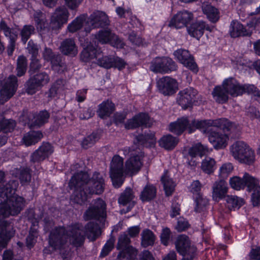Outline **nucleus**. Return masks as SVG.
Segmentation results:
<instances>
[{"label": "nucleus", "instance_id": "f257e3e1", "mask_svg": "<svg viewBox=\"0 0 260 260\" xmlns=\"http://www.w3.org/2000/svg\"><path fill=\"white\" fill-rule=\"evenodd\" d=\"M101 231L96 223L88 222L84 228L79 223L69 226L67 229L64 227H57L50 234L49 243L54 249H60L69 241L76 247L83 245L86 235L88 239L94 241L100 235Z\"/></svg>", "mask_w": 260, "mask_h": 260}, {"label": "nucleus", "instance_id": "f03ea898", "mask_svg": "<svg viewBox=\"0 0 260 260\" xmlns=\"http://www.w3.org/2000/svg\"><path fill=\"white\" fill-rule=\"evenodd\" d=\"M209 124L221 126L223 128L231 126L233 131L235 128V127H232L225 120H199L190 117L183 116L178 118L175 122L170 123L169 130L176 135H180L185 131L191 134L197 129L204 128Z\"/></svg>", "mask_w": 260, "mask_h": 260}, {"label": "nucleus", "instance_id": "7ed1b4c3", "mask_svg": "<svg viewBox=\"0 0 260 260\" xmlns=\"http://www.w3.org/2000/svg\"><path fill=\"white\" fill-rule=\"evenodd\" d=\"M230 152L233 157L241 164L252 165L255 160L253 149L243 141H237L230 146Z\"/></svg>", "mask_w": 260, "mask_h": 260}, {"label": "nucleus", "instance_id": "20e7f679", "mask_svg": "<svg viewBox=\"0 0 260 260\" xmlns=\"http://www.w3.org/2000/svg\"><path fill=\"white\" fill-rule=\"evenodd\" d=\"M218 120H225L232 125V127H235L234 130L231 129V126L223 128L221 126H215L213 124L208 125V126H213L219 127L222 129L225 134L219 132H212L209 136V140L213 144L216 149L223 148L226 147L228 144L229 136L231 138H236L239 136L240 132L239 126L229 121L226 119H218Z\"/></svg>", "mask_w": 260, "mask_h": 260}, {"label": "nucleus", "instance_id": "39448f33", "mask_svg": "<svg viewBox=\"0 0 260 260\" xmlns=\"http://www.w3.org/2000/svg\"><path fill=\"white\" fill-rule=\"evenodd\" d=\"M88 178V174L85 172H81L75 174L71 179L69 186L71 189H74L72 200L77 204L82 205L87 199V188L84 186L86 180Z\"/></svg>", "mask_w": 260, "mask_h": 260}, {"label": "nucleus", "instance_id": "423d86ee", "mask_svg": "<svg viewBox=\"0 0 260 260\" xmlns=\"http://www.w3.org/2000/svg\"><path fill=\"white\" fill-rule=\"evenodd\" d=\"M131 240L126 232L120 234L118 239L116 248L121 250L117 255L118 260H135L137 255V250L130 246Z\"/></svg>", "mask_w": 260, "mask_h": 260}, {"label": "nucleus", "instance_id": "0eeeda50", "mask_svg": "<svg viewBox=\"0 0 260 260\" xmlns=\"http://www.w3.org/2000/svg\"><path fill=\"white\" fill-rule=\"evenodd\" d=\"M24 206L23 198L13 195L6 204L0 205V220L10 215L15 216L18 214Z\"/></svg>", "mask_w": 260, "mask_h": 260}, {"label": "nucleus", "instance_id": "6e6552de", "mask_svg": "<svg viewBox=\"0 0 260 260\" xmlns=\"http://www.w3.org/2000/svg\"><path fill=\"white\" fill-rule=\"evenodd\" d=\"M124 172L123 158L118 155H115L112 159L110 170V177L115 187L118 188L122 184Z\"/></svg>", "mask_w": 260, "mask_h": 260}, {"label": "nucleus", "instance_id": "1a4fd4ad", "mask_svg": "<svg viewBox=\"0 0 260 260\" xmlns=\"http://www.w3.org/2000/svg\"><path fill=\"white\" fill-rule=\"evenodd\" d=\"M106 205L101 199L98 198L91 203L88 209L85 212L83 217L85 220L92 219L104 218L106 215Z\"/></svg>", "mask_w": 260, "mask_h": 260}, {"label": "nucleus", "instance_id": "9d476101", "mask_svg": "<svg viewBox=\"0 0 260 260\" xmlns=\"http://www.w3.org/2000/svg\"><path fill=\"white\" fill-rule=\"evenodd\" d=\"M0 89V104H3L15 93L17 87V79L14 75H11L1 83Z\"/></svg>", "mask_w": 260, "mask_h": 260}, {"label": "nucleus", "instance_id": "9b49d317", "mask_svg": "<svg viewBox=\"0 0 260 260\" xmlns=\"http://www.w3.org/2000/svg\"><path fill=\"white\" fill-rule=\"evenodd\" d=\"M175 247L181 255L192 259L196 254V248L191 245L190 241L185 235H179L175 242Z\"/></svg>", "mask_w": 260, "mask_h": 260}, {"label": "nucleus", "instance_id": "f8f14e48", "mask_svg": "<svg viewBox=\"0 0 260 260\" xmlns=\"http://www.w3.org/2000/svg\"><path fill=\"white\" fill-rule=\"evenodd\" d=\"M243 179L247 190L249 191H253L251 196V201L253 206H258L260 201V184L258 179L248 173H244Z\"/></svg>", "mask_w": 260, "mask_h": 260}, {"label": "nucleus", "instance_id": "ddd939ff", "mask_svg": "<svg viewBox=\"0 0 260 260\" xmlns=\"http://www.w3.org/2000/svg\"><path fill=\"white\" fill-rule=\"evenodd\" d=\"M176 63L169 57L156 58L151 62L150 70L155 73H167L177 70Z\"/></svg>", "mask_w": 260, "mask_h": 260}, {"label": "nucleus", "instance_id": "4468645a", "mask_svg": "<svg viewBox=\"0 0 260 260\" xmlns=\"http://www.w3.org/2000/svg\"><path fill=\"white\" fill-rule=\"evenodd\" d=\"M86 24L90 26H85L84 30L86 33L90 32L92 28L103 27L109 24L108 16L104 12L95 11L91 14Z\"/></svg>", "mask_w": 260, "mask_h": 260}, {"label": "nucleus", "instance_id": "2eb2a0df", "mask_svg": "<svg viewBox=\"0 0 260 260\" xmlns=\"http://www.w3.org/2000/svg\"><path fill=\"white\" fill-rule=\"evenodd\" d=\"M198 91L192 87H188L180 90L176 99L177 104L185 110L192 106Z\"/></svg>", "mask_w": 260, "mask_h": 260}, {"label": "nucleus", "instance_id": "dca6fc26", "mask_svg": "<svg viewBox=\"0 0 260 260\" xmlns=\"http://www.w3.org/2000/svg\"><path fill=\"white\" fill-rule=\"evenodd\" d=\"M49 80V76L45 72L35 75L27 82L26 92L29 94L35 93L39 88L47 84Z\"/></svg>", "mask_w": 260, "mask_h": 260}, {"label": "nucleus", "instance_id": "f3484780", "mask_svg": "<svg viewBox=\"0 0 260 260\" xmlns=\"http://www.w3.org/2000/svg\"><path fill=\"white\" fill-rule=\"evenodd\" d=\"M128 152H131V156L125 162V172L131 176L137 174L143 165V155L140 152H131L128 148Z\"/></svg>", "mask_w": 260, "mask_h": 260}, {"label": "nucleus", "instance_id": "a211bd4d", "mask_svg": "<svg viewBox=\"0 0 260 260\" xmlns=\"http://www.w3.org/2000/svg\"><path fill=\"white\" fill-rule=\"evenodd\" d=\"M175 58L185 67L194 73L198 71L193 57L187 50L179 49L174 52Z\"/></svg>", "mask_w": 260, "mask_h": 260}, {"label": "nucleus", "instance_id": "6ab92c4d", "mask_svg": "<svg viewBox=\"0 0 260 260\" xmlns=\"http://www.w3.org/2000/svg\"><path fill=\"white\" fill-rule=\"evenodd\" d=\"M193 18V15L187 11L179 12L170 20L168 26L170 27L181 28L186 26Z\"/></svg>", "mask_w": 260, "mask_h": 260}, {"label": "nucleus", "instance_id": "aec40b11", "mask_svg": "<svg viewBox=\"0 0 260 260\" xmlns=\"http://www.w3.org/2000/svg\"><path fill=\"white\" fill-rule=\"evenodd\" d=\"M69 15V12L64 7L56 8L51 17L50 27L52 29L60 28L62 25L67 22Z\"/></svg>", "mask_w": 260, "mask_h": 260}, {"label": "nucleus", "instance_id": "412c9836", "mask_svg": "<svg viewBox=\"0 0 260 260\" xmlns=\"http://www.w3.org/2000/svg\"><path fill=\"white\" fill-rule=\"evenodd\" d=\"M159 91L165 95L174 94L178 88L177 81L169 77H165L159 79L157 82Z\"/></svg>", "mask_w": 260, "mask_h": 260}, {"label": "nucleus", "instance_id": "4be33fe9", "mask_svg": "<svg viewBox=\"0 0 260 260\" xmlns=\"http://www.w3.org/2000/svg\"><path fill=\"white\" fill-rule=\"evenodd\" d=\"M89 178V177L88 178ZM84 186L89 194H100L104 191V180L99 173H95L91 180L87 179Z\"/></svg>", "mask_w": 260, "mask_h": 260}, {"label": "nucleus", "instance_id": "5701e85b", "mask_svg": "<svg viewBox=\"0 0 260 260\" xmlns=\"http://www.w3.org/2000/svg\"><path fill=\"white\" fill-rule=\"evenodd\" d=\"M152 124L153 120L148 114L140 113L129 119L125 124V127L126 129H133L143 125L146 127H150Z\"/></svg>", "mask_w": 260, "mask_h": 260}, {"label": "nucleus", "instance_id": "b1692460", "mask_svg": "<svg viewBox=\"0 0 260 260\" xmlns=\"http://www.w3.org/2000/svg\"><path fill=\"white\" fill-rule=\"evenodd\" d=\"M222 86L225 88L228 94L234 97L242 95L245 91V86L233 78L224 80Z\"/></svg>", "mask_w": 260, "mask_h": 260}, {"label": "nucleus", "instance_id": "393cba45", "mask_svg": "<svg viewBox=\"0 0 260 260\" xmlns=\"http://www.w3.org/2000/svg\"><path fill=\"white\" fill-rule=\"evenodd\" d=\"M53 152V148L50 144L43 143L41 146L32 153L30 160L34 162H39L44 160Z\"/></svg>", "mask_w": 260, "mask_h": 260}, {"label": "nucleus", "instance_id": "a878e982", "mask_svg": "<svg viewBox=\"0 0 260 260\" xmlns=\"http://www.w3.org/2000/svg\"><path fill=\"white\" fill-rule=\"evenodd\" d=\"M18 183L15 180H10L3 187H0V205H3L15 194Z\"/></svg>", "mask_w": 260, "mask_h": 260}, {"label": "nucleus", "instance_id": "bb28decb", "mask_svg": "<svg viewBox=\"0 0 260 260\" xmlns=\"http://www.w3.org/2000/svg\"><path fill=\"white\" fill-rule=\"evenodd\" d=\"M212 189L213 199L219 201L225 197L229 188L226 181L224 179H220L213 183Z\"/></svg>", "mask_w": 260, "mask_h": 260}, {"label": "nucleus", "instance_id": "cd10ccee", "mask_svg": "<svg viewBox=\"0 0 260 260\" xmlns=\"http://www.w3.org/2000/svg\"><path fill=\"white\" fill-rule=\"evenodd\" d=\"M230 35L233 38L240 36H248L251 35L252 30L246 29L243 25L237 21H233L230 25Z\"/></svg>", "mask_w": 260, "mask_h": 260}, {"label": "nucleus", "instance_id": "c85d7f7f", "mask_svg": "<svg viewBox=\"0 0 260 260\" xmlns=\"http://www.w3.org/2000/svg\"><path fill=\"white\" fill-rule=\"evenodd\" d=\"M60 51L64 55L75 56L78 53L77 46L74 39L68 38L63 40L60 46Z\"/></svg>", "mask_w": 260, "mask_h": 260}, {"label": "nucleus", "instance_id": "c756f323", "mask_svg": "<svg viewBox=\"0 0 260 260\" xmlns=\"http://www.w3.org/2000/svg\"><path fill=\"white\" fill-rule=\"evenodd\" d=\"M42 138L40 131H30L23 135L21 142L26 146H29L37 143Z\"/></svg>", "mask_w": 260, "mask_h": 260}, {"label": "nucleus", "instance_id": "7c9ffc66", "mask_svg": "<svg viewBox=\"0 0 260 260\" xmlns=\"http://www.w3.org/2000/svg\"><path fill=\"white\" fill-rule=\"evenodd\" d=\"M205 28V24L203 21H197L188 27V34L194 38L199 39L203 34Z\"/></svg>", "mask_w": 260, "mask_h": 260}, {"label": "nucleus", "instance_id": "2f4dec72", "mask_svg": "<svg viewBox=\"0 0 260 260\" xmlns=\"http://www.w3.org/2000/svg\"><path fill=\"white\" fill-rule=\"evenodd\" d=\"M87 14H82L77 17L67 27L68 31L71 33H74L81 29L85 23H86Z\"/></svg>", "mask_w": 260, "mask_h": 260}, {"label": "nucleus", "instance_id": "473e14b6", "mask_svg": "<svg viewBox=\"0 0 260 260\" xmlns=\"http://www.w3.org/2000/svg\"><path fill=\"white\" fill-rule=\"evenodd\" d=\"M114 104L110 101L107 100L99 105L97 113L101 118H104L109 116L114 111Z\"/></svg>", "mask_w": 260, "mask_h": 260}, {"label": "nucleus", "instance_id": "72a5a7b5", "mask_svg": "<svg viewBox=\"0 0 260 260\" xmlns=\"http://www.w3.org/2000/svg\"><path fill=\"white\" fill-rule=\"evenodd\" d=\"M213 98L218 103H225L229 99L228 93L222 85L216 86L212 92Z\"/></svg>", "mask_w": 260, "mask_h": 260}, {"label": "nucleus", "instance_id": "f704fd0d", "mask_svg": "<svg viewBox=\"0 0 260 260\" xmlns=\"http://www.w3.org/2000/svg\"><path fill=\"white\" fill-rule=\"evenodd\" d=\"M160 147L167 150L173 149L178 143L177 138L173 137L171 135L164 136L158 141Z\"/></svg>", "mask_w": 260, "mask_h": 260}, {"label": "nucleus", "instance_id": "c9c22d12", "mask_svg": "<svg viewBox=\"0 0 260 260\" xmlns=\"http://www.w3.org/2000/svg\"><path fill=\"white\" fill-rule=\"evenodd\" d=\"M15 234L13 225L10 222L4 220L0 222V235L11 239Z\"/></svg>", "mask_w": 260, "mask_h": 260}, {"label": "nucleus", "instance_id": "e433bc0d", "mask_svg": "<svg viewBox=\"0 0 260 260\" xmlns=\"http://www.w3.org/2000/svg\"><path fill=\"white\" fill-rule=\"evenodd\" d=\"M202 10L208 19L213 22H216L219 19V12L218 10L211 5L204 4Z\"/></svg>", "mask_w": 260, "mask_h": 260}, {"label": "nucleus", "instance_id": "4c0bfd02", "mask_svg": "<svg viewBox=\"0 0 260 260\" xmlns=\"http://www.w3.org/2000/svg\"><path fill=\"white\" fill-rule=\"evenodd\" d=\"M98 50L92 45H88L84 48L81 54V59L85 62L90 61L97 57Z\"/></svg>", "mask_w": 260, "mask_h": 260}, {"label": "nucleus", "instance_id": "58836bf2", "mask_svg": "<svg viewBox=\"0 0 260 260\" xmlns=\"http://www.w3.org/2000/svg\"><path fill=\"white\" fill-rule=\"evenodd\" d=\"M156 189L152 185H147L141 192L140 199L142 201H149L153 199L156 196Z\"/></svg>", "mask_w": 260, "mask_h": 260}, {"label": "nucleus", "instance_id": "ea45409f", "mask_svg": "<svg viewBox=\"0 0 260 260\" xmlns=\"http://www.w3.org/2000/svg\"><path fill=\"white\" fill-rule=\"evenodd\" d=\"M226 201V206L231 210L238 209L244 204L242 198L233 196H228Z\"/></svg>", "mask_w": 260, "mask_h": 260}, {"label": "nucleus", "instance_id": "a19ab883", "mask_svg": "<svg viewBox=\"0 0 260 260\" xmlns=\"http://www.w3.org/2000/svg\"><path fill=\"white\" fill-rule=\"evenodd\" d=\"M141 244L146 247L152 245L155 241V236L153 232L148 229H145L141 233Z\"/></svg>", "mask_w": 260, "mask_h": 260}, {"label": "nucleus", "instance_id": "79ce46f5", "mask_svg": "<svg viewBox=\"0 0 260 260\" xmlns=\"http://www.w3.org/2000/svg\"><path fill=\"white\" fill-rule=\"evenodd\" d=\"M207 152V149L201 143L193 145L188 149V156L191 158H195L197 155L202 157Z\"/></svg>", "mask_w": 260, "mask_h": 260}, {"label": "nucleus", "instance_id": "37998d69", "mask_svg": "<svg viewBox=\"0 0 260 260\" xmlns=\"http://www.w3.org/2000/svg\"><path fill=\"white\" fill-rule=\"evenodd\" d=\"M215 165L216 161L213 158L206 157L202 162L201 169L205 173L210 174L214 172Z\"/></svg>", "mask_w": 260, "mask_h": 260}, {"label": "nucleus", "instance_id": "c03bdc74", "mask_svg": "<svg viewBox=\"0 0 260 260\" xmlns=\"http://www.w3.org/2000/svg\"><path fill=\"white\" fill-rule=\"evenodd\" d=\"M114 34L109 30H101L95 35V39L101 44L109 43Z\"/></svg>", "mask_w": 260, "mask_h": 260}, {"label": "nucleus", "instance_id": "a18cd8bd", "mask_svg": "<svg viewBox=\"0 0 260 260\" xmlns=\"http://www.w3.org/2000/svg\"><path fill=\"white\" fill-rule=\"evenodd\" d=\"M137 141L141 144H147L149 146L154 145L156 143L154 133H150L145 135H140L137 137Z\"/></svg>", "mask_w": 260, "mask_h": 260}, {"label": "nucleus", "instance_id": "49530a36", "mask_svg": "<svg viewBox=\"0 0 260 260\" xmlns=\"http://www.w3.org/2000/svg\"><path fill=\"white\" fill-rule=\"evenodd\" d=\"M34 17L38 28L43 29L47 27V19L44 13L40 11H36L34 14Z\"/></svg>", "mask_w": 260, "mask_h": 260}, {"label": "nucleus", "instance_id": "de8ad7c7", "mask_svg": "<svg viewBox=\"0 0 260 260\" xmlns=\"http://www.w3.org/2000/svg\"><path fill=\"white\" fill-rule=\"evenodd\" d=\"M27 59L26 57L23 55L19 56L17 61V75L21 77L24 75L27 69Z\"/></svg>", "mask_w": 260, "mask_h": 260}, {"label": "nucleus", "instance_id": "09e8293b", "mask_svg": "<svg viewBox=\"0 0 260 260\" xmlns=\"http://www.w3.org/2000/svg\"><path fill=\"white\" fill-rule=\"evenodd\" d=\"M16 173V176L19 177L20 182L22 184H27L30 181L31 175L29 169H17Z\"/></svg>", "mask_w": 260, "mask_h": 260}, {"label": "nucleus", "instance_id": "8fccbe9b", "mask_svg": "<svg viewBox=\"0 0 260 260\" xmlns=\"http://www.w3.org/2000/svg\"><path fill=\"white\" fill-rule=\"evenodd\" d=\"M161 182L164 185V188L167 196L172 194L175 188V183L168 176L164 175L161 177Z\"/></svg>", "mask_w": 260, "mask_h": 260}, {"label": "nucleus", "instance_id": "3c124183", "mask_svg": "<svg viewBox=\"0 0 260 260\" xmlns=\"http://www.w3.org/2000/svg\"><path fill=\"white\" fill-rule=\"evenodd\" d=\"M229 183L232 188L237 190L243 189L245 187L243 177L240 178L237 176H234L230 179Z\"/></svg>", "mask_w": 260, "mask_h": 260}, {"label": "nucleus", "instance_id": "603ef678", "mask_svg": "<svg viewBox=\"0 0 260 260\" xmlns=\"http://www.w3.org/2000/svg\"><path fill=\"white\" fill-rule=\"evenodd\" d=\"M35 27L31 25H24L21 30L20 36L22 41L25 44L31 35L35 32Z\"/></svg>", "mask_w": 260, "mask_h": 260}, {"label": "nucleus", "instance_id": "864d4df0", "mask_svg": "<svg viewBox=\"0 0 260 260\" xmlns=\"http://www.w3.org/2000/svg\"><path fill=\"white\" fill-rule=\"evenodd\" d=\"M134 198V195L133 194V190L129 188H127L121 194L118 199V202L120 204L125 205L132 201Z\"/></svg>", "mask_w": 260, "mask_h": 260}, {"label": "nucleus", "instance_id": "5fc2aeb1", "mask_svg": "<svg viewBox=\"0 0 260 260\" xmlns=\"http://www.w3.org/2000/svg\"><path fill=\"white\" fill-rule=\"evenodd\" d=\"M234 170V166L231 162H226L221 165L219 170V176L223 178H226Z\"/></svg>", "mask_w": 260, "mask_h": 260}, {"label": "nucleus", "instance_id": "6e6d98bb", "mask_svg": "<svg viewBox=\"0 0 260 260\" xmlns=\"http://www.w3.org/2000/svg\"><path fill=\"white\" fill-rule=\"evenodd\" d=\"M15 126V122L11 119H3L0 120V132L7 133L12 131Z\"/></svg>", "mask_w": 260, "mask_h": 260}, {"label": "nucleus", "instance_id": "4d7b16f0", "mask_svg": "<svg viewBox=\"0 0 260 260\" xmlns=\"http://www.w3.org/2000/svg\"><path fill=\"white\" fill-rule=\"evenodd\" d=\"M99 139V135L96 133H93L85 138L82 142V146L84 148L87 149L94 144Z\"/></svg>", "mask_w": 260, "mask_h": 260}, {"label": "nucleus", "instance_id": "13d9d810", "mask_svg": "<svg viewBox=\"0 0 260 260\" xmlns=\"http://www.w3.org/2000/svg\"><path fill=\"white\" fill-rule=\"evenodd\" d=\"M50 61L52 64V68L54 71L57 72L63 71L65 66L64 63L61 61L60 56L56 55Z\"/></svg>", "mask_w": 260, "mask_h": 260}, {"label": "nucleus", "instance_id": "bf43d9fd", "mask_svg": "<svg viewBox=\"0 0 260 260\" xmlns=\"http://www.w3.org/2000/svg\"><path fill=\"white\" fill-rule=\"evenodd\" d=\"M49 117V114L46 111L40 112L35 118V123L37 125H41L48 121Z\"/></svg>", "mask_w": 260, "mask_h": 260}, {"label": "nucleus", "instance_id": "052dcab7", "mask_svg": "<svg viewBox=\"0 0 260 260\" xmlns=\"http://www.w3.org/2000/svg\"><path fill=\"white\" fill-rule=\"evenodd\" d=\"M114 61V57L106 56L99 58L97 63L101 67L109 69L113 67Z\"/></svg>", "mask_w": 260, "mask_h": 260}, {"label": "nucleus", "instance_id": "680f3d73", "mask_svg": "<svg viewBox=\"0 0 260 260\" xmlns=\"http://www.w3.org/2000/svg\"><path fill=\"white\" fill-rule=\"evenodd\" d=\"M115 243V239L114 237H111L105 244L104 247H103L101 253V256L102 257L106 256L108 254V253L112 250V249L114 247V245Z\"/></svg>", "mask_w": 260, "mask_h": 260}, {"label": "nucleus", "instance_id": "e2e57ef3", "mask_svg": "<svg viewBox=\"0 0 260 260\" xmlns=\"http://www.w3.org/2000/svg\"><path fill=\"white\" fill-rule=\"evenodd\" d=\"M171 237V232L168 228H164L162 229L160 234V240L161 243L167 246L170 241Z\"/></svg>", "mask_w": 260, "mask_h": 260}, {"label": "nucleus", "instance_id": "0e129e2a", "mask_svg": "<svg viewBox=\"0 0 260 260\" xmlns=\"http://www.w3.org/2000/svg\"><path fill=\"white\" fill-rule=\"evenodd\" d=\"M37 233L36 232H30L26 238V245L29 248H31L36 242Z\"/></svg>", "mask_w": 260, "mask_h": 260}, {"label": "nucleus", "instance_id": "69168bd1", "mask_svg": "<svg viewBox=\"0 0 260 260\" xmlns=\"http://www.w3.org/2000/svg\"><path fill=\"white\" fill-rule=\"evenodd\" d=\"M189 224L188 221L183 217L178 219L176 229L179 232H182L188 228Z\"/></svg>", "mask_w": 260, "mask_h": 260}, {"label": "nucleus", "instance_id": "338daca9", "mask_svg": "<svg viewBox=\"0 0 260 260\" xmlns=\"http://www.w3.org/2000/svg\"><path fill=\"white\" fill-rule=\"evenodd\" d=\"M128 39L133 44L137 46H140L143 43L142 39L134 32L129 34Z\"/></svg>", "mask_w": 260, "mask_h": 260}, {"label": "nucleus", "instance_id": "774afa93", "mask_svg": "<svg viewBox=\"0 0 260 260\" xmlns=\"http://www.w3.org/2000/svg\"><path fill=\"white\" fill-rule=\"evenodd\" d=\"M208 204V201L202 198H199L197 200V206L195 208V211L201 212L203 211L206 206Z\"/></svg>", "mask_w": 260, "mask_h": 260}]
</instances>
